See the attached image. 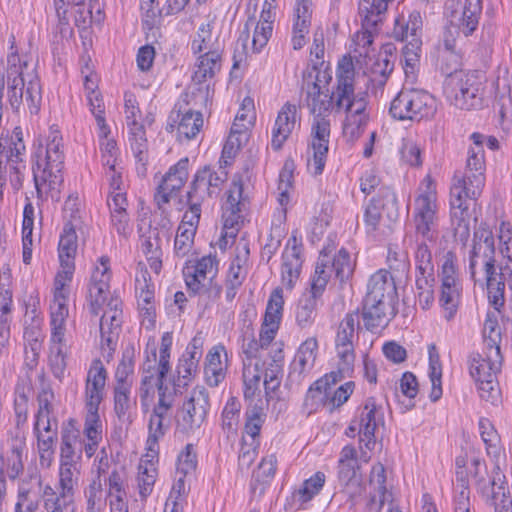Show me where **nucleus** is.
Listing matches in <instances>:
<instances>
[{
    "mask_svg": "<svg viewBox=\"0 0 512 512\" xmlns=\"http://www.w3.org/2000/svg\"><path fill=\"white\" fill-rule=\"evenodd\" d=\"M398 293L395 280L387 270L373 274L367 284V293L362 301L364 327L374 332L386 326L397 314Z\"/></svg>",
    "mask_w": 512,
    "mask_h": 512,
    "instance_id": "obj_1",
    "label": "nucleus"
},
{
    "mask_svg": "<svg viewBox=\"0 0 512 512\" xmlns=\"http://www.w3.org/2000/svg\"><path fill=\"white\" fill-rule=\"evenodd\" d=\"M336 79L337 84L332 91L336 111L343 109L346 116L368 121V115L365 113L368 94L367 92L355 93V67L350 55L343 56L338 62Z\"/></svg>",
    "mask_w": 512,
    "mask_h": 512,
    "instance_id": "obj_2",
    "label": "nucleus"
},
{
    "mask_svg": "<svg viewBox=\"0 0 512 512\" xmlns=\"http://www.w3.org/2000/svg\"><path fill=\"white\" fill-rule=\"evenodd\" d=\"M422 17L419 11H412L408 19L403 16L395 20L393 36L405 42L402 47V63L406 81L414 83L420 67L422 52Z\"/></svg>",
    "mask_w": 512,
    "mask_h": 512,
    "instance_id": "obj_3",
    "label": "nucleus"
},
{
    "mask_svg": "<svg viewBox=\"0 0 512 512\" xmlns=\"http://www.w3.org/2000/svg\"><path fill=\"white\" fill-rule=\"evenodd\" d=\"M485 76L480 71L460 73L445 78L443 93L447 101L461 110H476L483 107Z\"/></svg>",
    "mask_w": 512,
    "mask_h": 512,
    "instance_id": "obj_4",
    "label": "nucleus"
},
{
    "mask_svg": "<svg viewBox=\"0 0 512 512\" xmlns=\"http://www.w3.org/2000/svg\"><path fill=\"white\" fill-rule=\"evenodd\" d=\"M435 98L426 91L401 90L392 100L389 112L397 120L432 117L436 113Z\"/></svg>",
    "mask_w": 512,
    "mask_h": 512,
    "instance_id": "obj_5",
    "label": "nucleus"
},
{
    "mask_svg": "<svg viewBox=\"0 0 512 512\" xmlns=\"http://www.w3.org/2000/svg\"><path fill=\"white\" fill-rule=\"evenodd\" d=\"M471 139L474 145L468 150L465 174L462 179L458 180L456 185L465 186L466 190H468L466 192L467 195H470L471 198H478L485 184L483 149L485 137L480 133H473Z\"/></svg>",
    "mask_w": 512,
    "mask_h": 512,
    "instance_id": "obj_6",
    "label": "nucleus"
},
{
    "mask_svg": "<svg viewBox=\"0 0 512 512\" xmlns=\"http://www.w3.org/2000/svg\"><path fill=\"white\" fill-rule=\"evenodd\" d=\"M414 240L436 242L439 235L437 205L429 194H421L415 199L412 216Z\"/></svg>",
    "mask_w": 512,
    "mask_h": 512,
    "instance_id": "obj_7",
    "label": "nucleus"
},
{
    "mask_svg": "<svg viewBox=\"0 0 512 512\" xmlns=\"http://www.w3.org/2000/svg\"><path fill=\"white\" fill-rule=\"evenodd\" d=\"M210 408L209 394L204 386H196L183 403L176 420L177 428L182 433H190L199 429L206 420Z\"/></svg>",
    "mask_w": 512,
    "mask_h": 512,
    "instance_id": "obj_8",
    "label": "nucleus"
},
{
    "mask_svg": "<svg viewBox=\"0 0 512 512\" xmlns=\"http://www.w3.org/2000/svg\"><path fill=\"white\" fill-rule=\"evenodd\" d=\"M439 276L441 278L439 303L444 309L445 319L450 321L458 310L462 291L461 282L457 276L454 264V255L451 252L445 256Z\"/></svg>",
    "mask_w": 512,
    "mask_h": 512,
    "instance_id": "obj_9",
    "label": "nucleus"
},
{
    "mask_svg": "<svg viewBox=\"0 0 512 512\" xmlns=\"http://www.w3.org/2000/svg\"><path fill=\"white\" fill-rule=\"evenodd\" d=\"M465 186L453 185L450 189V216L455 237L466 241L470 236L469 201L476 200L467 195Z\"/></svg>",
    "mask_w": 512,
    "mask_h": 512,
    "instance_id": "obj_10",
    "label": "nucleus"
},
{
    "mask_svg": "<svg viewBox=\"0 0 512 512\" xmlns=\"http://www.w3.org/2000/svg\"><path fill=\"white\" fill-rule=\"evenodd\" d=\"M42 153L43 149L40 146L32 155L34 161L32 171L37 199L44 201L50 195L52 199L59 200L63 177L61 172H56L55 169L42 168Z\"/></svg>",
    "mask_w": 512,
    "mask_h": 512,
    "instance_id": "obj_11",
    "label": "nucleus"
},
{
    "mask_svg": "<svg viewBox=\"0 0 512 512\" xmlns=\"http://www.w3.org/2000/svg\"><path fill=\"white\" fill-rule=\"evenodd\" d=\"M314 140L312 142L313 159L308 161L309 169H313L312 173L317 176L322 174L326 157L328 153V143L330 136V122L323 115L315 116L312 125Z\"/></svg>",
    "mask_w": 512,
    "mask_h": 512,
    "instance_id": "obj_12",
    "label": "nucleus"
},
{
    "mask_svg": "<svg viewBox=\"0 0 512 512\" xmlns=\"http://www.w3.org/2000/svg\"><path fill=\"white\" fill-rule=\"evenodd\" d=\"M283 305L284 300L282 290L277 288L271 293L267 303L264 320L259 335L261 349L267 348L274 340L279 329Z\"/></svg>",
    "mask_w": 512,
    "mask_h": 512,
    "instance_id": "obj_13",
    "label": "nucleus"
},
{
    "mask_svg": "<svg viewBox=\"0 0 512 512\" xmlns=\"http://www.w3.org/2000/svg\"><path fill=\"white\" fill-rule=\"evenodd\" d=\"M377 404L375 398L369 397L366 399L359 419V445L362 452V457L365 461L369 459L366 456V452L363 448L371 451L376 445L375 430L378 422L382 420V417L377 419Z\"/></svg>",
    "mask_w": 512,
    "mask_h": 512,
    "instance_id": "obj_14",
    "label": "nucleus"
},
{
    "mask_svg": "<svg viewBox=\"0 0 512 512\" xmlns=\"http://www.w3.org/2000/svg\"><path fill=\"white\" fill-rule=\"evenodd\" d=\"M7 86L8 101L11 105V108L14 111L17 112L19 110L23 103V97L25 95V100L27 102V106L30 113L37 114L39 112L42 96L40 82L37 78L32 79L28 82L25 92V86L10 83Z\"/></svg>",
    "mask_w": 512,
    "mask_h": 512,
    "instance_id": "obj_15",
    "label": "nucleus"
},
{
    "mask_svg": "<svg viewBox=\"0 0 512 512\" xmlns=\"http://www.w3.org/2000/svg\"><path fill=\"white\" fill-rule=\"evenodd\" d=\"M501 353L496 356L488 351L486 356L478 352H473L469 356V372L475 382L496 377L497 371L501 365Z\"/></svg>",
    "mask_w": 512,
    "mask_h": 512,
    "instance_id": "obj_16",
    "label": "nucleus"
},
{
    "mask_svg": "<svg viewBox=\"0 0 512 512\" xmlns=\"http://www.w3.org/2000/svg\"><path fill=\"white\" fill-rule=\"evenodd\" d=\"M282 275L283 279L289 284L297 279L302 268V243L295 233H292L287 241L286 247L282 254Z\"/></svg>",
    "mask_w": 512,
    "mask_h": 512,
    "instance_id": "obj_17",
    "label": "nucleus"
},
{
    "mask_svg": "<svg viewBox=\"0 0 512 512\" xmlns=\"http://www.w3.org/2000/svg\"><path fill=\"white\" fill-rule=\"evenodd\" d=\"M296 106L285 103L278 112L272 131L271 146L275 151L282 148L284 142L292 133L296 123Z\"/></svg>",
    "mask_w": 512,
    "mask_h": 512,
    "instance_id": "obj_18",
    "label": "nucleus"
},
{
    "mask_svg": "<svg viewBox=\"0 0 512 512\" xmlns=\"http://www.w3.org/2000/svg\"><path fill=\"white\" fill-rule=\"evenodd\" d=\"M221 352L227 357V352L223 345L213 346L205 360L204 373L207 384L210 387L218 386L226 376V365L223 366L221 361Z\"/></svg>",
    "mask_w": 512,
    "mask_h": 512,
    "instance_id": "obj_19",
    "label": "nucleus"
},
{
    "mask_svg": "<svg viewBox=\"0 0 512 512\" xmlns=\"http://www.w3.org/2000/svg\"><path fill=\"white\" fill-rule=\"evenodd\" d=\"M221 69L220 51H206L199 54L196 70L193 73L192 80L202 85L207 79H212Z\"/></svg>",
    "mask_w": 512,
    "mask_h": 512,
    "instance_id": "obj_20",
    "label": "nucleus"
},
{
    "mask_svg": "<svg viewBox=\"0 0 512 512\" xmlns=\"http://www.w3.org/2000/svg\"><path fill=\"white\" fill-rule=\"evenodd\" d=\"M198 370L199 362L181 355L176 366V376H173L171 380L174 394H182L183 390L186 389L195 378Z\"/></svg>",
    "mask_w": 512,
    "mask_h": 512,
    "instance_id": "obj_21",
    "label": "nucleus"
},
{
    "mask_svg": "<svg viewBox=\"0 0 512 512\" xmlns=\"http://www.w3.org/2000/svg\"><path fill=\"white\" fill-rule=\"evenodd\" d=\"M223 182L224 179H222L217 172L205 166L195 174L189 192L200 195L204 201L206 197L211 195V187H219Z\"/></svg>",
    "mask_w": 512,
    "mask_h": 512,
    "instance_id": "obj_22",
    "label": "nucleus"
},
{
    "mask_svg": "<svg viewBox=\"0 0 512 512\" xmlns=\"http://www.w3.org/2000/svg\"><path fill=\"white\" fill-rule=\"evenodd\" d=\"M480 258L484 264L485 275L495 274V243L490 242L488 244H473V248L470 255L469 269L471 276L475 275V267L477 259Z\"/></svg>",
    "mask_w": 512,
    "mask_h": 512,
    "instance_id": "obj_23",
    "label": "nucleus"
},
{
    "mask_svg": "<svg viewBox=\"0 0 512 512\" xmlns=\"http://www.w3.org/2000/svg\"><path fill=\"white\" fill-rule=\"evenodd\" d=\"M188 164L189 160L185 157L171 166L162 178L160 188L168 189V191H172L173 193L179 191L188 179Z\"/></svg>",
    "mask_w": 512,
    "mask_h": 512,
    "instance_id": "obj_24",
    "label": "nucleus"
},
{
    "mask_svg": "<svg viewBox=\"0 0 512 512\" xmlns=\"http://www.w3.org/2000/svg\"><path fill=\"white\" fill-rule=\"evenodd\" d=\"M79 471L69 461H62L59 473L61 487L60 501L74 502V487L77 485Z\"/></svg>",
    "mask_w": 512,
    "mask_h": 512,
    "instance_id": "obj_25",
    "label": "nucleus"
},
{
    "mask_svg": "<svg viewBox=\"0 0 512 512\" xmlns=\"http://www.w3.org/2000/svg\"><path fill=\"white\" fill-rule=\"evenodd\" d=\"M482 13V0H466L458 30L466 37L473 34L479 24Z\"/></svg>",
    "mask_w": 512,
    "mask_h": 512,
    "instance_id": "obj_26",
    "label": "nucleus"
},
{
    "mask_svg": "<svg viewBox=\"0 0 512 512\" xmlns=\"http://www.w3.org/2000/svg\"><path fill=\"white\" fill-rule=\"evenodd\" d=\"M360 469L357 463H338V479L341 485L345 487H354V490L349 493L350 497L353 498L355 495L361 494L362 478L358 474Z\"/></svg>",
    "mask_w": 512,
    "mask_h": 512,
    "instance_id": "obj_27",
    "label": "nucleus"
},
{
    "mask_svg": "<svg viewBox=\"0 0 512 512\" xmlns=\"http://www.w3.org/2000/svg\"><path fill=\"white\" fill-rule=\"evenodd\" d=\"M483 337L487 350L497 356L500 352L501 329L494 313H487L483 327Z\"/></svg>",
    "mask_w": 512,
    "mask_h": 512,
    "instance_id": "obj_28",
    "label": "nucleus"
},
{
    "mask_svg": "<svg viewBox=\"0 0 512 512\" xmlns=\"http://www.w3.org/2000/svg\"><path fill=\"white\" fill-rule=\"evenodd\" d=\"M318 347L317 340L315 338H309L304 341L291 363L290 369L292 372H297L299 375L302 374L309 362H313L316 358L315 351Z\"/></svg>",
    "mask_w": 512,
    "mask_h": 512,
    "instance_id": "obj_29",
    "label": "nucleus"
},
{
    "mask_svg": "<svg viewBox=\"0 0 512 512\" xmlns=\"http://www.w3.org/2000/svg\"><path fill=\"white\" fill-rule=\"evenodd\" d=\"M317 300L314 296L302 295L296 308V322L301 328L310 326L317 314Z\"/></svg>",
    "mask_w": 512,
    "mask_h": 512,
    "instance_id": "obj_30",
    "label": "nucleus"
},
{
    "mask_svg": "<svg viewBox=\"0 0 512 512\" xmlns=\"http://www.w3.org/2000/svg\"><path fill=\"white\" fill-rule=\"evenodd\" d=\"M324 483L325 474L318 471L309 479H306L298 490L293 492V498L300 503H306L320 492Z\"/></svg>",
    "mask_w": 512,
    "mask_h": 512,
    "instance_id": "obj_31",
    "label": "nucleus"
},
{
    "mask_svg": "<svg viewBox=\"0 0 512 512\" xmlns=\"http://www.w3.org/2000/svg\"><path fill=\"white\" fill-rule=\"evenodd\" d=\"M130 385L128 383H117L114 387V411L120 421H127L130 425L132 419L127 416L130 409Z\"/></svg>",
    "mask_w": 512,
    "mask_h": 512,
    "instance_id": "obj_32",
    "label": "nucleus"
},
{
    "mask_svg": "<svg viewBox=\"0 0 512 512\" xmlns=\"http://www.w3.org/2000/svg\"><path fill=\"white\" fill-rule=\"evenodd\" d=\"M253 25H255V27L252 38V48L255 52H260L262 48L267 45L270 37L272 36L273 26L260 22L256 23L254 17H249L243 31V33L246 34V37L249 36V27Z\"/></svg>",
    "mask_w": 512,
    "mask_h": 512,
    "instance_id": "obj_33",
    "label": "nucleus"
},
{
    "mask_svg": "<svg viewBox=\"0 0 512 512\" xmlns=\"http://www.w3.org/2000/svg\"><path fill=\"white\" fill-rule=\"evenodd\" d=\"M321 87L317 82H313L311 88L307 92V106L310 112L315 116H322L328 112L329 109L335 107V99H332V94L329 99H320Z\"/></svg>",
    "mask_w": 512,
    "mask_h": 512,
    "instance_id": "obj_34",
    "label": "nucleus"
},
{
    "mask_svg": "<svg viewBox=\"0 0 512 512\" xmlns=\"http://www.w3.org/2000/svg\"><path fill=\"white\" fill-rule=\"evenodd\" d=\"M437 66L445 78L465 73L461 70V56L456 51L438 50Z\"/></svg>",
    "mask_w": 512,
    "mask_h": 512,
    "instance_id": "obj_35",
    "label": "nucleus"
},
{
    "mask_svg": "<svg viewBox=\"0 0 512 512\" xmlns=\"http://www.w3.org/2000/svg\"><path fill=\"white\" fill-rule=\"evenodd\" d=\"M212 24H201L198 28L195 38L191 43L193 54H201L204 51H220L218 42H212Z\"/></svg>",
    "mask_w": 512,
    "mask_h": 512,
    "instance_id": "obj_36",
    "label": "nucleus"
},
{
    "mask_svg": "<svg viewBox=\"0 0 512 512\" xmlns=\"http://www.w3.org/2000/svg\"><path fill=\"white\" fill-rule=\"evenodd\" d=\"M203 203L202 197L194 193L187 192V204L189 211L185 212L182 221L179 225L180 229H192L197 230L200 217H201V205Z\"/></svg>",
    "mask_w": 512,
    "mask_h": 512,
    "instance_id": "obj_37",
    "label": "nucleus"
},
{
    "mask_svg": "<svg viewBox=\"0 0 512 512\" xmlns=\"http://www.w3.org/2000/svg\"><path fill=\"white\" fill-rule=\"evenodd\" d=\"M77 250V234L71 222L64 225L60 236L58 251L60 259L73 260Z\"/></svg>",
    "mask_w": 512,
    "mask_h": 512,
    "instance_id": "obj_38",
    "label": "nucleus"
},
{
    "mask_svg": "<svg viewBox=\"0 0 512 512\" xmlns=\"http://www.w3.org/2000/svg\"><path fill=\"white\" fill-rule=\"evenodd\" d=\"M376 202L386 212L388 219L395 222L399 217V206L395 192L389 186H382L379 188Z\"/></svg>",
    "mask_w": 512,
    "mask_h": 512,
    "instance_id": "obj_39",
    "label": "nucleus"
},
{
    "mask_svg": "<svg viewBox=\"0 0 512 512\" xmlns=\"http://www.w3.org/2000/svg\"><path fill=\"white\" fill-rule=\"evenodd\" d=\"M203 126V117L200 112L188 110L183 113L178 125V134L190 140L195 138Z\"/></svg>",
    "mask_w": 512,
    "mask_h": 512,
    "instance_id": "obj_40",
    "label": "nucleus"
},
{
    "mask_svg": "<svg viewBox=\"0 0 512 512\" xmlns=\"http://www.w3.org/2000/svg\"><path fill=\"white\" fill-rule=\"evenodd\" d=\"M486 285L490 303L498 310L504 305V273L486 275Z\"/></svg>",
    "mask_w": 512,
    "mask_h": 512,
    "instance_id": "obj_41",
    "label": "nucleus"
},
{
    "mask_svg": "<svg viewBox=\"0 0 512 512\" xmlns=\"http://www.w3.org/2000/svg\"><path fill=\"white\" fill-rule=\"evenodd\" d=\"M138 470L139 494L142 499H145L152 492V488L156 480L157 469L151 461H146L145 464L140 462Z\"/></svg>",
    "mask_w": 512,
    "mask_h": 512,
    "instance_id": "obj_42",
    "label": "nucleus"
},
{
    "mask_svg": "<svg viewBox=\"0 0 512 512\" xmlns=\"http://www.w3.org/2000/svg\"><path fill=\"white\" fill-rule=\"evenodd\" d=\"M330 391L327 390L326 379L316 380L308 389L305 396V405L314 408L328 405Z\"/></svg>",
    "mask_w": 512,
    "mask_h": 512,
    "instance_id": "obj_43",
    "label": "nucleus"
},
{
    "mask_svg": "<svg viewBox=\"0 0 512 512\" xmlns=\"http://www.w3.org/2000/svg\"><path fill=\"white\" fill-rule=\"evenodd\" d=\"M436 242H425L424 240H415V261L416 271H423L424 274L434 271V265L432 262L431 247Z\"/></svg>",
    "mask_w": 512,
    "mask_h": 512,
    "instance_id": "obj_44",
    "label": "nucleus"
},
{
    "mask_svg": "<svg viewBox=\"0 0 512 512\" xmlns=\"http://www.w3.org/2000/svg\"><path fill=\"white\" fill-rule=\"evenodd\" d=\"M6 168L8 169L9 181L14 191L23 187L26 171V163L23 158L6 156Z\"/></svg>",
    "mask_w": 512,
    "mask_h": 512,
    "instance_id": "obj_45",
    "label": "nucleus"
},
{
    "mask_svg": "<svg viewBox=\"0 0 512 512\" xmlns=\"http://www.w3.org/2000/svg\"><path fill=\"white\" fill-rule=\"evenodd\" d=\"M249 253L250 251L248 244L244 243L242 250L238 251L235 258L231 261L226 281L242 285L245 279L243 264L247 262Z\"/></svg>",
    "mask_w": 512,
    "mask_h": 512,
    "instance_id": "obj_46",
    "label": "nucleus"
},
{
    "mask_svg": "<svg viewBox=\"0 0 512 512\" xmlns=\"http://www.w3.org/2000/svg\"><path fill=\"white\" fill-rule=\"evenodd\" d=\"M108 293L109 285H105L103 280H100L99 284H89L87 297L89 300L90 311L93 315L99 314L107 300Z\"/></svg>",
    "mask_w": 512,
    "mask_h": 512,
    "instance_id": "obj_47",
    "label": "nucleus"
},
{
    "mask_svg": "<svg viewBox=\"0 0 512 512\" xmlns=\"http://www.w3.org/2000/svg\"><path fill=\"white\" fill-rule=\"evenodd\" d=\"M53 398L54 393L50 385H42L41 391L37 397L39 409L36 415L34 430L38 431V427H40L44 418H48L50 415L52 411L51 401Z\"/></svg>",
    "mask_w": 512,
    "mask_h": 512,
    "instance_id": "obj_48",
    "label": "nucleus"
},
{
    "mask_svg": "<svg viewBox=\"0 0 512 512\" xmlns=\"http://www.w3.org/2000/svg\"><path fill=\"white\" fill-rule=\"evenodd\" d=\"M331 268L335 273V277L341 282H345L353 273V267L350 262V255L344 249H340L334 257Z\"/></svg>",
    "mask_w": 512,
    "mask_h": 512,
    "instance_id": "obj_49",
    "label": "nucleus"
},
{
    "mask_svg": "<svg viewBox=\"0 0 512 512\" xmlns=\"http://www.w3.org/2000/svg\"><path fill=\"white\" fill-rule=\"evenodd\" d=\"M479 429L481 438L486 445L487 453H496L498 450L499 436L491 421L487 418H481L479 420Z\"/></svg>",
    "mask_w": 512,
    "mask_h": 512,
    "instance_id": "obj_50",
    "label": "nucleus"
},
{
    "mask_svg": "<svg viewBox=\"0 0 512 512\" xmlns=\"http://www.w3.org/2000/svg\"><path fill=\"white\" fill-rule=\"evenodd\" d=\"M135 348L129 345L122 354V359L117 367L115 377L117 383H127V377L134 371Z\"/></svg>",
    "mask_w": 512,
    "mask_h": 512,
    "instance_id": "obj_51",
    "label": "nucleus"
},
{
    "mask_svg": "<svg viewBox=\"0 0 512 512\" xmlns=\"http://www.w3.org/2000/svg\"><path fill=\"white\" fill-rule=\"evenodd\" d=\"M142 24L144 28L152 30L161 18V10L156 0H141Z\"/></svg>",
    "mask_w": 512,
    "mask_h": 512,
    "instance_id": "obj_52",
    "label": "nucleus"
},
{
    "mask_svg": "<svg viewBox=\"0 0 512 512\" xmlns=\"http://www.w3.org/2000/svg\"><path fill=\"white\" fill-rule=\"evenodd\" d=\"M262 408L254 406L246 412L245 432L252 438V443L259 437L262 425L264 423Z\"/></svg>",
    "mask_w": 512,
    "mask_h": 512,
    "instance_id": "obj_53",
    "label": "nucleus"
},
{
    "mask_svg": "<svg viewBox=\"0 0 512 512\" xmlns=\"http://www.w3.org/2000/svg\"><path fill=\"white\" fill-rule=\"evenodd\" d=\"M361 330L359 309L347 313L339 323L337 333L354 341L355 333Z\"/></svg>",
    "mask_w": 512,
    "mask_h": 512,
    "instance_id": "obj_54",
    "label": "nucleus"
},
{
    "mask_svg": "<svg viewBox=\"0 0 512 512\" xmlns=\"http://www.w3.org/2000/svg\"><path fill=\"white\" fill-rule=\"evenodd\" d=\"M194 273L206 279L209 275L214 278L218 272V260L216 256L208 255L199 259L196 265L189 267Z\"/></svg>",
    "mask_w": 512,
    "mask_h": 512,
    "instance_id": "obj_55",
    "label": "nucleus"
},
{
    "mask_svg": "<svg viewBox=\"0 0 512 512\" xmlns=\"http://www.w3.org/2000/svg\"><path fill=\"white\" fill-rule=\"evenodd\" d=\"M195 234L196 231L192 229H180V227H178L174 242L175 253L178 256L183 257L189 252L194 243Z\"/></svg>",
    "mask_w": 512,
    "mask_h": 512,
    "instance_id": "obj_56",
    "label": "nucleus"
},
{
    "mask_svg": "<svg viewBox=\"0 0 512 512\" xmlns=\"http://www.w3.org/2000/svg\"><path fill=\"white\" fill-rule=\"evenodd\" d=\"M481 399L496 404L500 399V389L497 378L486 379L476 382Z\"/></svg>",
    "mask_w": 512,
    "mask_h": 512,
    "instance_id": "obj_57",
    "label": "nucleus"
},
{
    "mask_svg": "<svg viewBox=\"0 0 512 512\" xmlns=\"http://www.w3.org/2000/svg\"><path fill=\"white\" fill-rule=\"evenodd\" d=\"M367 120L357 119L354 116H346L343 123V134L350 142L356 141L364 132Z\"/></svg>",
    "mask_w": 512,
    "mask_h": 512,
    "instance_id": "obj_58",
    "label": "nucleus"
},
{
    "mask_svg": "<svg viewBox=\"0 0 512 512\" xmlns=\"http://www.w3.org/2000/svg\"><path fill=\"white\" fill-rule=\"evenodd\" d=\"M335 347L339 359H343L346 365L355 362L354 341L350 338L336 334Z\"/></svg>",
    "mask_w": 512,
    "mask_h": 512,
    "instance_id": "obj_59",
    "label": "nucleus"
},
{
    "mask_svg": "<svg viewBox=\"0 0 512 512\" xmlns=\"http://www.w3.org/2000/svg\"><path fill=\"white\" fill-rule=\"evenodd\" d=\"M246 203V198L243 196V184L241 180H233L232 187L229 190L227 205L229 210L242 211Z\"/></svg>",
    "mask_w": 512,
    "mask_h": 512,
    "instance_id": "obj_60",
    "label": "nucleus"
},
{
    "mask_svg": "<svg viewBox=\"0 0 512 512\" xmlns=\"http://www.w3.org/2000/svg\"><path fill=\"white\" fill-rule=\"evenodd\" d=\"M49 365L53 375L61 380L66 369V359L60 346L51 347Z\"/></svg>",
    "mask_w": 512,
    "mask_h": 512,
    "instance_id": "obj_61",
    "label": "nucleus"
},
{
    "mask_svg": "<svg viewBox=\"0 0 512 512\" xmlns=\"http://www.w3.org/2000/svg\"><path fill=\"white\" fill-rule=\"evenodd\" d=\"M354 387V382L349 381L338 387L333 393L330 391L328 399V405H331L330 410L343 405L352 394Z\"/></svg>",
    "mask_w": 512,
    "mask_h": 512,
    "instance_id": "obj_62",
    "label": "nucleus"
},
{
    "mask_svg": "<svg viewBox=\"0 0 512 512\" xmlns=\"http://www.w3.org/2000/svg\"><path fill=\"white\" fill-rule=\"evenodd\" d=\"M240 410V404L235 398H230L222 412V428L227 432L234 431L235 418Z\"/></svg>",
    "mask_w": 512,
    "mask_h": 512,
    "instance_id": "obj_63",
    "label": "nucleus"
},
{
    "mask_svg": "<svg viewBox=\"0 0 512 512\" xmlns=\"http://www.w3.org/2000/svg\"><path fill=\"white\" fill-rule=\"evenodd\" d=\"M178 470L184 475L195 470L197 465L196 453L192 444H187L184 451L178 456Z\"/></svg>",
    "mask_w": 512,
    "mask_h": 512,
    "instance_id": "obj_64",
    "label": "nucleus"
}]
</instances>
